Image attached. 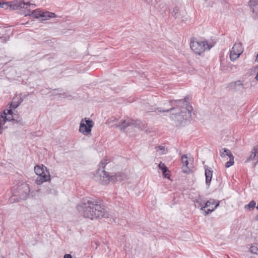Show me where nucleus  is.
Wrapping results in <instances>:
<instances>
[{
	"instance_id": "6e6552de",
	"label": "nucleus",
	"mask_w": 258,
	"mask_h": 258,
	"mask_svg": "<svg viewBox=\"0 0 258 258\" xmlns=\"http://www.w3.org/2000/svg\"><path fill=\"white\" fill-rule=\"evenodd\" d=\"M94 122L92 120L87 118H83L80 122L79 132L83 135L87 136L90 134Z\"/></svg>"
},
{
	"instance_id": "5701e85b",
	"label": "nucleus",
	"mask_w": 258,
	"mask_h": 258,
	"mask_svg": "<svg viewBox=\"0 0 258 258\" xmlns=\"http://www.w3.org/2000/svg\"><path fill=\"white\" fill-rule=\"evenodd\" d=\"M56 15L54 13L49 12H42L41 17L44 18L42 20L48 19L50 18H54Z\"/></svg>"
},
{
	"instance_id": "f3484780",
	"label": "nucleus",
	"mask_w": 258,
	"mask_h": 258,
	"mask_svg": "<svg viewBox=\"0 0 258 258\" xmlns=\"http://www.w3.org/2000/svg\"><path fill=\"white\" fill-rule=\"evenodd\" d=\"M253 160H256L258 162V146H254L249 157L247 159L246 162H249Z\"/></svg>"
},
{
	"instance_id": "6ab92c4d",
	"label": "nucleus",
	"mask_w": 258,
	"mask_h": 258,
	"mask_svg": "<svg viewBox=\"0 0 258 258\" xmlns=\"http://www.w3.org/2000/svg\"><path fill=\"white\" fill-rule=\"evenodd\" d=\"M205 174L206 176V183L207 184L209 185L213 176V171L211 170L210 168L205 167Z\"/></svg>"
},
{
	"instance_id": "7ed1b4c3",
	"label": "nucleus",
	"mask_w": 258,
	"mask_h": 258,
	"mask_svg": "<svg viewBox=\"0 0 258 258\" xmlns=\"http://www.w3.org/2000/svg\"><path fill=\"white\" fill-rule=\"evenodd\" d=\"M107 164L106 160L102 161L100 164L103 169H98V174L100 177V182L102 184L106 185L110 182L121 181L126 178L125 174L122 173H117L114 175H110L109 173L106 172L104 169Z\"/></svg>"
},
{
	"instance_id": "ddd939ff",
	"label": "nucleus",
	"mask_w": 258,
	"mask_h": 258,
	"mask_svg": "<svg viewBox=\"0 0 258 258\" xmlns=\"http://www.w3.org/2000/svg\"><path fill=\"white\" fill-rule=\"evenodd\" d=\"M220 156L222 157H224L225 156H227L229 157V161L225 163V167L228 168L234 164V156H233L231 152L227 149L223 148L220 151Z\"/></svg>"
},
{
	"instance_id": "9b49d317",
	"label": "nucleus",
	"mask_w": 258,
	"mask_h": 258,
	"mask_svg": "<svg viewBox=\"0 0 258 258\" xmlns=\"http://www.w3.org/2000/svg\"><path fill=\"white\" fill-rule=\"evenodd\" d=\"M23 1L24 0H17L4 3H0V8L10 10H20L22 9Z\"/></svg>"
},
{
	"instance_id": "b1692460",
	"label": "nucleus",
	"mask_w": 258,
	"mask_h": 258,
	"mask_svg": "<svg viewBox=\"0 0 258 258\" xmlns=\"http://www.w3.org/2000/svg\"><path fill=\"white\" fill-rule=\"evenodd\" d=\"M217 202L214 199H210L206 203L205 205L200 208L201 210L204 211L206 207H210L211 205L216 204Z\"/></svg>"
},
{
	"instance_id": "1a4fd4ad",
	"label": "nucleus",
	"mask_w": 258,
	"mask_h": 258,
	"mask_svg": "<svg viewBox=\"0 0 258 258\" xmlns=\"http://www.w3.org/2000/svg\"><path fill=\"white\" fill-rule=\"evenodd\" d=\"M243 51V47L241 42L235 43L230 52V58L232 61L237 60Z\"/></svg>"
},
{
	"instance_id": "4468645a",
	"label": "nucleus",
	"mask_w": 258,
	"mask_h": 258,
	"mask_svg": "<svg viewBox=\"0 0 258 258\" xmlns=\"http://www.w3.org/2000/svg\"><path fill=\"white\" fill-rule=\"evenodd\" d=\"M181 161L182 163L181 169L184 173H188L190 171L191 166L189 165V162L191 161L188 159L186 155L181 156Z\"/></svg>"
},
{
	"instance_id": "393cba45",
	"label": "nucleus",
	"mask_w": 258,
	"mask_h": 258,
	"mask_svg": "<svg viewBox=\"0 0 258 258\" xmlns=\"http://www.w3.org/2000/svg\"><path fill=\"white\" fill-rule=\"evenodd\" d=\"M195 206L197 208H200L203 207V202H202V199L201 198L200 196H198V197H196L195 200H194Z\"/></svg>"
},
{
	"instance_id": "412c9836",
	"label": "nucleus",
	"mask_w": 258,
	"mask_h": 258,
	"mask_svg": "<svg viewBox=\"0 0 258 258\" xmlns=\"http://www.w3.org/2000/svg\"><path fill=\"white\" fill-rule=\"evenodd\" d=\"M159 168L162 171L163 174L165 177L169 178V174L167 172H169V170L168 168L166 166L164 163L161 162L158 165Z\"/></svg>"
},
{
	"instance_id": "bb28decb",
	"label": "nucleus",
	"mask_w": 258,
	"mask_h": 258,
	"mask_svg": "<svg viewBox=\"0 0 258 258\" xmlns=\"http://www.w3.org/2000/svg\"><path fill=\"white\" fill-rule=\"evenodd\" d=\"M219 205V201H217V203L215 205V207L214 208H213L212 209H207V210L206 211H205V215H207L212 212H213L217 208V207Z\"/></svg>"
},
{
	"instance_id": "20e7f679",
	"label": "nucleus",
	"mask_w": 258,
	"mask_h": 258,
	"mask_svg": "<svg viewBox=\"0 0 258 258\" xmlns=\"http://www.w3.org/2000/svg\"><path fill=\"white\" fill-rule=\"evenodd\" d=\"M30 192L29 186L26 183L19 184L16 187L12 190L13 197H16L14 201L17 202L26 200L29 196Z\"/></svg>"
},
{
	"instance_id": "2f4dec72",
	"label": "nucleus",
	"mask_w": 258,
	"mask_h": 258,
	"mask_svg": "<svg viewBox=\"0 0 258 258\" xmlns=\"http://www.w3.org/2000/svg\"><path fill=\"white\" fill-rule=\"evenodd\" d=\"M255 79H256L257 80H258V72H257V75H256V77H255Z\"/></svg>"
},
{
	"instance_id": "473e14b6",
	"label": "nucleus",
	"mask_w": 258,
	"mask_h": 258,
	"mask_svg": "<svg viewBox=\"0 0 258 258\" xmlns=\"http://www.w3.org/2000/svg\"><path fill=\"white\" fill-rule=\"evenodd\" d=\"M96 63H103V61H97V62H96Z\"/></svg>"
},
{
	"instance_id": "c756f323",
	"label": "nucleus",
	"mask_w": 258,
	"mask_h": 258,
	"mask_svg": "<svg viewBox=\"0 0 258 258\" xmlns=\"http://www.w3.org/2000/svg\"><path fill=\"white\" fill-rule=\"evenodd\" d=\"M86 70H87V69H86L85 68H83V69H82L80 71V73H84V72H85Z\"/></svg>"
},
{
	"instance_id": "f257e3e1",
	"label": "nucleus",
	"mask_w": 258,
	"mask_h": 258,
	"mask_svg": "<svg viewBox=\"0 0 258 258\" xmlns=\"http://www.w3.org/2000/svg\"><path fill=\"white\" fill-rule=\"evenodd\" d=\"M188 97H185L184 100H175L169 101L168 104L171 107L165 110L158 108L159 112H168L175 111L176 112L171 114L170 118L175 121L177 124L184 123L186 120H189L191 118L192 106L188 103Z\"/></svg>"
},
{
	"instance_id": "4be33fe9",
	"label": "nucleus",
	"mask_w": 258,
	"mask_h": 258,
	"mask_svg": "<svg viewBox=\"0 0 258 258\" xmlns=\"http://www.w3.org/2000/svg\"><path fill=\"white\" fill-rule=\"evenodd\" d=\"M256 208V203L254 201H251L248 204L244 206V210L246 212H250L252 211Z\"/></svg>"
},
{
	"instance_id": "a878e982",
	"label": "nucleus",
	"mask_w": 258,
	"mask_h": 258,
	"mask_svg": "<svg viewBox=\"0 0 258 258\" xmlns=\"http://www.w3.org/2000/svg\"><path fill=\"white\" fill-rule=\"evenodd\" d=\"M250 251L254 254H258V246L256 244H252L250 247Z\"/></svg>"
},
{
	"instance_id": "aec40b11",
	"label": "nucleus",
	"mask_w": 258,
	"mask_h": 258,
	"mask_svg": "<svg viewBox=\"0 0 258 258\" xmlns=\"http://www.w3.org/2000/svg\"><path fill=\"white\" fill-rule=\"evenodd\" d=\"M155 151L158 155L166 154L168 152V149L164 146L159 145L155 147Z\"/></svg>"
},
{
	"instance_id": "0eeeda50",
	"label": "nucleus",
	"mask_w": 258,
	"mask_h": 258,
	"mask_svg": "<svg viewBox=\"0 0 258 258\" xmlns=\"http://www.w3.org/2000/svg\"><path fill=\"white\" fill-rule=\"evenodd\" d=\"M36 5L29 2H25L24 0L22 4V9H23V14L25 16H32L35 18H39L41 16L42 11L40 9H35Z\"/></svg>"
},
{
	"instance_id": "c85d7f7f",
	"label": "nucleus",
	"mask_w": 258,
	"mask_h": 258,
	"mask_svg": "<svg viewBox=\"0 0 258 258\" xmlns=\"http://www.w3.org/2000/svg\"><path fill=\"white\" fill-rule=\"evenodd\" d=\"M63 258H72V256L70 254H66L64 255Z\"/></svg>"
},
{
	"instance_id": "dca6fc26",
	"label": "nucleus",
	"mask_w": 258,
	"mask_h": 258,
	"mask_svg": "<svg viewBox=\"0 0 258 258\" xmlns=\"http://www.w3.org/2000/svg\"><path fill=\"white\" fill-rule=\"evenodd\" d=\"M23 98L19 96H16L13 97L12 101L10 104V109H16L17 108L21 103L23 101Z\"/></svg>"
},
{
	"instance_id": "2eb2a0df",
	"label": "nucleus",
	"mask_w": 258,
	"mask_h": 258,
	"mask_svg": "<svg viewBox=\"0 0 258 258\" xmlns=\"http://www.w3.org/2000/svg\"><path fill=\"white\" fill-rule=\"evenodd\" d=\"M134 125L132 120L127 119L121 121L120 124H114L116 127H119L120 130L124 132L126 131V128L128 127H132Z\"/></svg>"
},
{
	"instance_id": "f8f14e48",
	"label": "nucleus",
	"mask_w": 258,
	"mask_h": 258,
	"mask_svg": "<svg viewBox=\"0 0 258 258\" xmlns=\"http://www.w3.org/2000/svg\"><path fill=\"white\" fill-rule=\"evenodd\" d=\"M226 89L232 92L243 91L244 87L241 81L240 80L228 83Z\"/></svg>"
},
{
	"instance_id": "f03ea898",
	"label": "nucleus",
	"mask_w": 258,
	"mask_h": 258,
	"mask_svg": "<svg viewBox=\"0 0 258 258\" xmlns=\"http://www.w3.org/2000/svg\"><path fill=\"white\" fill-rule=\"evenodd\" d=\"M78 210L84 217L92 220L108 217L105 206L100 201L89 199L77 207Z\"/></svg>"
},
{
	"instance_id": "a211bd4d",
	"label": "nucleus",
	"mask_w": 258,
	"mask_h": 258,
	"mask_svg": "<svg viewBox=\"0 0 258 258\" xmlns=\"http://www.w3.org/2000/svg\"><path fill=\"white\" fill-rule=\"evenodd\" d=\"M249 5L252 13L255 15V17L256 18L258 16V1L250 0Z\"/></svg>"
},
{
	"instance_id": "72a5a7b5",
	"label": "nucleus",
	"mask_w": 258,
	"mask_h": 258,
	"mask_svg": "<svg viewBox=\"0 0 258 258\" xmlns=\"http://www.w3.org/2000/svg\"><path fill=\"white\" fill-rule=\"evenodd\" d=\"M148 112H152V110H147Z\"/></svg>"
},
{
	"instance_id": "cd10ccee",
	"label": "nucleus",
	"mask_w": 258,
	"mask_h": 258,
	"mask_svg": "<svg viewBox=\"0 0 258 258\" xmlns=\"http://www.w3.org/2000/svg\"><path fill=\"white\" fill-rule=\"evenodd\" d=\"M229 66H220V70L223 73L226 71H229Z\"/></svg>"
},
{
	"instance_id": "39448f33",
	"label": "nucleus",
	"mask_w": 258,
	"mask_h": 258,
	"mask_svg": "<svg viewBox=\"0 0 258 258\" xmlns=\"http://www.w3.org/2000/svg\"><path fill=\"white\" fill-rule=\"evenodd\" d=\"M214 46L213 43H209L207 41H200L196 38L190 40V47L197 54L201 55L206 50H210Z\"/></svg>"
},
{
	"instance_id": "423d86ee",
	"label": "nucleus",
	"mask_w": 258,
	"mask_h": 258,
	"mask_svg": "<svg viewBox=\"0 0 258 258\" xmlns=\"http://www.w3.org/2000/svg\"><path fill=\"white\" fill-rule=\"evenodd\" d=\"M35 173L38 175L36 179V183L40 185L44 182L50 180V175L48 170L44 165H37L34 167Z\"/></svg>"
},
{
	"instance_id": "7c9ffc66",
	"label": "nucleus",
	"mask_w": 258,
	"mask_h": 258,
	"mask_svg": "<svg viewBox=\"0 0 258 258\" xmlns=\"http://www.w3.org/2000/svg\"><path fill=\"white\" fill-rule=\"evenodd\" d=\"M255 62H256L257 63H258V53L257 54L256 57H255Z\"/></svg>"
},
{
	"instance_id": "9d476101",
	"label": "nucleus",
	"mask_w": 258,
	"mask_h": 258,
	"mask_svg": "<svg viewBox=\"0 0 258 258\" xmlns=\"http://www.w3.org/2000/svg\"><path fill=\"white\" fill-rule=\"evenodd\" d=\"M1 117L3 118L4 124L6 121H13L14 123H21L22 118L18 117V119H15L13 116V112L12 109L5 110L1 114Z\"/></svg>"
}]
</instances>
